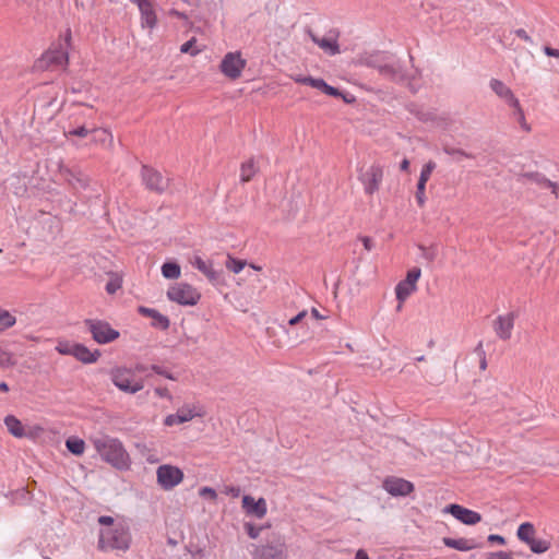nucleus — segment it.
Instances as JSON below:
<instances>
[{"instance_id": "nucleus-1", "label": "nucleus", "mask_w": 559, "mask_h": 559, "mask_svg": "<svg viewBox=\"0 0 559 559\" xmlns=\"http://www.w3.org/2000/svg\"><path fill=\"white\" fill-rule=\"evenodd\" d=\"M103 526L99 531L98 549L102 551H121L130 549L132 536L129 526L123 521H116L114 518L103 515L98 518Z\"/></svg>"}, {"instance_id": "nucleus-2", "label": "nucleus", "mask_w": 559, "mask_h": 559, "mask_svg": "<svg viewBox=\"0 0 559 559\" xmlns=\"http://www.w3.org/2000/svg\"><path fill=\"white\" fill-rule=\"evenodd\" d=\"M92 443L100 457L118 469H127L131 464L130 455L122 442L109 436L92 439Z\"/></svg>"}, {"instance_id": "nucleus-3", "label": "nucleus", "mask_w": 559, "mask_h": 559, "mask_svg": "<svg viewBox=\"0 0 559 559\" xmlns=\"http://www.w3.org/2000/svg\"><path fill=\"white\" fill-rule=\"evenodd\" d=\"M70 34L66 38H60L46 50L39 60H37V70L59 72L68 66V47Z\"/></svg>"}, {"instance_id": "nucleus-4", "label": "nucleus", "mask_w": 559, "mask_h": 559, "mask_svg": "<svg viewBox=\"0 0 559 559\" xmlns=\"http://www.w3.org/2000/svg\"><path fill=\"white\" fill-rule=\"evenodd\" d=\"M48 169L52 173L55 181H63L75 193L86 190L90 187V177L79 168L64 167L60 159L50 160Z\"/></svg>"}, {"instance_id": "nucleus-5", "label": "nucleus", "mask_w": 559, "mask_h": 559, "mask_svg": "<svg viewBox=\"0 0 559 559\" xmlns=\"http://www.w3.org/2000/svg\"><path fill=\"white\" fill-rule=\"evenodd\" d=\"M144 370L142 365H136L134 369L118 366L110 370L109 376L117 389L128 394H135L144 388V380L136 376V371Z\"/></svg>"}, {"instance_id": "nucleus-6", "label": "nucleus", "mask_w": 559, "mask_h": 559, "mask_svg": "<svg viewBox=\"0 0 559 559\" xmlns=\"http://www.w3.org/2000/svg\"><path fill=\"white\" fill-rule=\"evenodd\" d=\"M167 298L181 306H195L201 299V293L191 284L179 282L169 286Z\"/></svg>"}, {"instance_id": "nucleus-7", "label": "nucleus", "mask_w": 559, "mask_h": 559, "mask_svg": "<svg viewBox=\"0 0 559 559\" xmlns=\"http://www.w3.org/2000/svg\"><path fill=\"white\" fill-rule=\"evenodd\" d=\"M246 66L247 60L240 51H229L223 57L219 71L228 80L236 81L242 75Z\"/></svg>"}, {"instance_id": "nucleus-8", "label": "nucleus", "mask_w": 559, "mask_h": 559, "mask_svg": "<svg viewBox=\"0 0 559 559\" xmlns=\"http://www.w3.org/2000/svg\"><path fill=\"white\" fill-rule=\"evenodd\" d=\"M536 528L533 523L524 522L520 524L516 531V537L526 544L532 552L544 554L550 548V543L545 539H536Z\"/></svg>"}, {"instance_id": "nucleus-9", "label": "nucleus", "mask_w": 559, "mask_h": 559, "mask_svg": "<svg viewBox=\"0 0 559 559\" xmlns=\"http://www.w3.org/2000/svg\"><path fill=\"white\" fill-rule=\"evenodd\" d=\"M205 409L203 406L198 404H185L177 409L175 414H169L164 418V425L166 427H173L181 425L197 417H203Z\"/></svg>"}, {"instance_id": "nucleus-10", "label": "nucleus", "mask_w": 559, "mask_h": 559, "mask_svg": "<svg viewBox=\"0 0 559 559\" xmlns=\"http://www.w3.org/2000/svg\"><path fill=\"white\" fill-rule=\"evenodd\" d=\"M185 474L181 468L171 464H163L156 469L157 484L164 490H171L183 481Z\"/></svg>"}, {"instance_id": "nucleus-11", "label": "nucleus", "mask_w": 559, "mask_h": 559, "mask_svg": "<svg viewBox=\"0 0 559 559\" xmlns=\"http://www.w3.org/2000/svg\"><path fill=\"white\" fill-rule=\"evenodd\" d=\"M85 325L98 344L111 343L120 336V333L106 321L91 319L85 321Z\"/></svg>"}, {"instance_id": "nucleus-12", "label": "nucleus", "mask_w": 559, "mask_h": 559, "mask_svg": "<svg viewBox=\"0 0 559 559\" xmlns=\"http://www.w3.org/2000/svg\"><path fill=\"white\" fill-rule=\"evenodd\" d=\"M420 276V269L413 267L407 272L405 280L401 281L395 286V296L399 300V309L402 308L405 300L417 290V282Z\"/></svg>"}, {"instance_id": "nucleus-13", "label": "nucleus", "mask_w": 559, "mask_h": 559, "mask_svg": "<svg viewBox=\"0 0 559 559\" xmlns=\"http://www.w3.org/2000/svg\"><path fill=\"white\" fill-rule=\"evenodd\" d=\"M383 179V168L379 164H372L366 173L360 176V181L364 186V191L368 195L376 193Z\"/></svg>"}, {"instance_id": "nucleus-14", "label": "nucleus", "mask_w": 559, "mask_h": 559, "mask_svg": "<svg viewBox=\"0 0 559 559\" xmlns=\"http://www.w3.org/2000/svg\"><path fill=\"white\" fill-rule=\"evenodd\" d=\"M383 489L394 497H405L411 495L415 487L409 480L396 476H389L382 483Z\"/></svg>"}, {"instance_id": "nucleus-15", "label": "nucleus", "mask_w": 559, "mask_h": 559, "mask_svg": "<svg viewBox=\"0 0 559 559\" xmlns=\"http://www.w3.org/2000/svg\"><path fill=\"white\" fill-rule=\"evenodd\" d=\"M443 512L450 513L453 518L465 525H476L481 521L480 513L456 503L447 506L443 509Z\"/></svg>"}, {"instance_id": "nucleus-16", "label": "nucleus", "mask_w": 559, "mask_h": 559, "mask_svg": "<svg viewBox=\"0 0 559 559\" xmlns=\"http://www.w3.org/2000/svg\"><path fill=\"white\" fill-rule=\"evenodd\" d=\"M7 430L14 438H33L34 427L32 425L23 424L14 415H8L3 419Z\"/></svg>"}, {"instance_id": "nucleus-17", "label": "nucleus", "mask_w": 559, "mask_h": 559, "mask_svg": "<svg viewBox=\"0 0 559 559\" xmlns=\"http://www.w3.org/2000/svg\"><path fill=\"white\" fill-rule=\"evenodd\" d=\"M436 167V163L433 160H429L421 168L415 194L419 207H423L426 204V185Z\"/></svg>"}, {"instance_id": "nucleus-18", "label": "nucleus", "mask_w": 559, "mask_h": 559, "mask_svg": "<svg viewBox=\"0 0 559 559\" xmlns=\"http://www.w3.org/2000/svg\"><path fill=\"white\" fill-rule=\"evenodd\" d=\"M515 319V312H508L506 314L499 316L495 320L493 330L499 338L507 341L511 337Z\"/></svg>"}, {"instance_id": "nucleus-19", "label": "nucleus", "mask_w": 559, "mask_h": 559, "mask_svg": "<svg viewBox=\"0 0 559 559\" xmlns=\"http://www.w3.org/2000/svg\"><path fill=\"white\" fill-rule=\"evenodd\" d=\"M241 507L247 515L262 519L267 512V504L264 498L255 500L252 496L242 497Z\"/></svg>"}, {"instance_id": "nucleus-20", "label": "nucleus", "mask_w": 559, "mask_h": 559, "mask_svg": "<svg viewBox=\"0 0 559 559\" xmlns=\"http://www.w3.org/2000/svg\"><path fill=\"white\" fill-rule=\"evenodd\" d=\"M141 13L142 27L154 28L157 23V16L154 7L150 0H133Z\"/></svg>"}, {"instance_id": "nucleus-21", "label": "nucleus", "mask_w": 559, "mask_h": 559, "mask_svg": "<svg viewBox=\"0 0 559 559\" xmlns=\"http://www.w3.org/2000/svg\"><path fill=\"white\" fill-rule=\"evenodd\" d=\"M142 179L146 188L152 191L162 192L166 188V180L163 176L155 169L146 166L142 168Z\"/></svg>"}, {"instance_id": "nucleus-22", "label": "nucleus", "mask_w": 559, "mask_h": 559, "mask_svg": "<svg viewBox=\"0 0 559 559\" xmlns=\"http://www.w3.org/2000/svg\"><path fill=\"white\" fill-rule=\"evenodd\" d=\"M489 86L493 91V93L499 98L504 100L510 107L512 105H516V102H519L512 90L509 86H507L502 81L498 79H491L489 82Z\"/></svg>"}, {"instance_id": "nucleus-23", "label": "nucleus", "mask_w": 559, "mask_h": 559, "mask_svg": "<svg viewBox=\"0 0 559 559\" xmlns=\"http://www.w3.org/2000/svg\"><path fill=\"white\" fill-rule=\"evenodd\" d=\"M189 263L204 274L211 282L217 278V273L213 269L211 261H205L199 254H193L189 258Z\"/></svg>"}, {"instance_id": "nucleus-24", "label": "nucleus", "mask_w": 559, "mask_h": 559, "mask_svg": "<svg viewBox=\"0 0 559 559\" xmlns=\"http://www.w3.org/2000/svg\"><path fill=\"white\" fill-rule=\"evenodd\" d=\"M310 37L312 41L328 55L335 56L341 52L337 39L334 36L318 37L313 33H310Z\"/></svg>"}, {"instance_id": "nucleus-25", "label": "nucleus", "mask_w": 559, "mask_h": 559, "mask_svg": "<svg viewBox=\"0 0 559 559\" xmlns=\"http://www.w3.org/2000/svg\"><path fill=\"white\" fill-rule=\"evenodd\" d=\"M32 178L26 175H14L9 178V187L16 197L23 198L27 193V187Z\"/></svg>"}, {"instance_id": "nucleus-26", "label": "nucleus", "mask_w": 559, "mask_h": 559, "mask_svg": "<svg viewBox=\"0 0 559 559\" xmlns=\"http://www.w3.org/2000/svg\"><path fill=\"white\" fill-rule=\"evenodd\" d=\"M100 356L99 350H91L85 345L78 344L74 347L73 350V357H75L78 360H80L83 364H93L98 360Z\"/></svg>"}, {"instance_id": "nucleus-27", "label": "nucleus", "mask_w": 559, "mask_h": 559, "mask_svg": "<svg viewBox=\"0 0 559 559\" xmlns=\"http://www.w3.org/2000/svg\"><path fill=\"white\" fill-rule=\"evenodd\" d=\"M443 543L447 547L460 550V551H468L477 547V544L474 539L467 538H443Z\"/></svg>"}, {"instance_id": "nucleus-28", "label": "nucleus", "mask_w": 559, "mask_h": 559, "mask_svg": "<svg viewBox=\"0 0 559 559\" xmlns=\"http://www.w3.org/2000/svg\"><path fill=\"white\" fill-rule=\"evenodd\" d=\"M306 85H309L313 88L320 90L324 94L330 95V96H334V97L341 96V92L337 88L326 84L325 81L322 79H316L312 76H308L306 80Z\"/></svg>"}, {"instance_id": "nucleus-29", "label": "nucleus", "mask_w": 559, "mask_h": 559, "mask_svg": "<svg viewBox=\"0 0 559 559\" xmlns=\"http://www.w3.org/2000/svg\"><path fill=\"white\" fill-rule=\"evenodd\" d=\"M140 313L145 317L152 318L154 320V324L166 330L169 326V320L167 317L159 313L157 310L146 307L139 308Z\"/></svg>"}, {"instance_id": "nucleus-30", "label": "nucleus", "mask_w": 559, "mask_h": 559, "mask_svg": "<svg viewBox=\"0 0 559 559\" xmlns=\"http://www.w3.org/2000/svg\"><path fill=\"white\" fill-rule=\"evenodd\" d=\"M160 271L162 275L167 280H178L181 275L180 265L176 262H165Z\"/></svg>"}, {"instance_id": "nucleus-31", "label": "nucleus", "mask_w": 559, "mask_h": 559, "mask_svg": "<svg viewBox=\"0 0 559 559\" xmlns=\"http://www.w3.org/2000/svg\"><path fill=\"white\" fill-rule=\"evenodd\" d=\"M511 108L513 109V117L520 124V128L526 133L531 132V126L526 121L525 114L520 102H516V105H512Z\"/></svg>"}, {"instance_id": "nucleus-32", "label": "nucleus", "mask_w": 559, "mask_h": 559, "mask_svg": "<svg viewBox=\"0 0 559 559\" xmlns=\"http://www.w3.org/2000/svg\"><path fill=\"white\" fill-rule=\"evenodd\" d=\"M258 171V166L253 159L242 163L240 167V179L242 182L250 181Z\"/></svg>"}, {"instance_id": "nucleus-33", "label": "nucleus", "mask_w": 559, "mask_h": 559, "mask_svg": "<svg viewBox=\"0 0 559 559\" xmlns=\"http://www.w3.org/2000/svg\"><path fill=\"white\" fill-rule=\"evenodd\" d=\"M67 449L74 455H82L85 451V442L78 437H70L66 440Z\"/></svg>"}, {"instance_id": "nucleus-34", "label": "nucleus", "mask_w": 559, "mask_h": 559, "mask_svg": "<svg viewBox=\"0 0 559 559\" xmlns=\"http://www.w3.org/2000/svg\"><path fill=\"white\" fill-rule=\"evenodd\" d=\"M9 498L13 504H25L32 499L29 491L24 487L12 491Z\"/></svg>"}, {"instance_id": "nucleus-35", "label": "nucleus", "mask_w": 559, "mask_h": 559, "mask_svg": "<svg viewBox=\"0 0 559 559\" xmlns=\"http://www.w3.org/2000/svg\"><path fill=\"white\" fill-rule=\"evenodd\" d=\"M16 322L15 316L0 307V333L13 326Z\"/></svg>"}, {"instance_id": "nucleus-36", "label": "nucleus", "mask_w": 559, "mask_h": 559, "mask_svg": "<svg viewBox=\"0 0 559 559\" xmlns=\"http://www.w3.org/2000/svg\"><path fill=\"white\" fill-rule=\"evenodd\" d=\"M93 140L97 143L105 144L106 142L112 143L114 136L106 129H92Z\"/></svg>"}, {"instance_id": "nucleus-37", "label": "nucleus", "mask_w": 559, "mask_h": 559, "mask_svg": "<svg viewBox=\"0 0 559 559\" xmlns=\"http://www.w3.org/2000/svg\"><path fill=\"white\" fill-rule=\"evenodd\" d=\"M261 559H286L283 550L272 546L263 547L261 550Z\"/></svg>"}, {"instance_id": "nucleus-38", "label": "nucleus", "mask_w": 559, "mask_h": 559, "mask_svg": "<svg viewBox=\"0 0 559 559\" xmlns=\"http://www.w3.org/2000/svg\"><path fill=\"white\" fill-rule=\"evenodd\" d=\"M122 286V276L117 274V273H112L110 274V278L106 285V292L108 294H115L117 290H119Z\"/></svg>"}, {"instance_id": "nucleus-39", "label": "nucleus", "mask_w": 559, "mask_h": 559, "mask_svg": "<svg viewBox=\"0 0 559 559\" xmlns=\"http://www.w3.org/2000/svg\"><path fill=\"white\" fill-rule=\"evenodd\" d=\"M246 261L243 260H238L236 258H233L230 255H228L227 258V261H226V269L229 270L230 272H233L234 274H238L240 273L243 267L246 266Z\"/></svg>"}, {"instance_id": "nucleus-40", "label": "nucleus", "mask_w": 559, "mask_h": 559, "mask_svg": "<svg viewBox=\"0 0 559 559\" xmlns=\"http://www.w3.org/2000/svg\"><path fill=\"white\" fill-rule=\"evenodd\" d=\"M90 133H92V130L86 129L84 126H81V127H78V128H74V129H69L68 131H64V135L66 136L74 135V136L85 138Z\"/></svg>"}, {"instance_id": "nucleus-41", "label": "nucleus", "mask_w": 559, "mask_h": 559, "mask_svg": "<svg viewBox=\"0 0 559 559\" xmlns=\"http://www.w3.org/2000/svg\"><path fill=\"white\" fill-rule=\"evenodd\" d=\"M76 343H70V342H60L57 346V350L62 355H71L73 356V350Z\"/></svg>"}, {"instance_id": "nucleus-42", "label": "nucleus", "mask_w": 559, "mask_h": 559, "mask_svg": "<svg viewBox=\"0 0 559 559\" xmlns=\"http://www.w3.org/2000/svg\"><path fill=\"white\" fill-rule=\"evenodd\" d=\"M12 364V354L0 346V366H10Z\"/></svg>"}, {"instance_id": "nucleus-43", "label": "nucleus", "mask_w": 559, "mask_h": 559, "mask_svg": "<svg viewBox=\"0 0 559 559\" xmlns=\"http://www.w3.org/2000/svg\"><path fill=\"white\" fill-rule=\"evenodd\" d=\"M151 369H152L155 373H157V374H159V376H163V377H165V378H167V379H169V380H173V381L177 380V377H175L171 372L167 371L165 368H163V367H160V366L153 365V366L151 367Z\"/></svg>"}, {"instance_id": "nucleus-44", "label": "nucleus", "mask_w": 559, "mask_h": 559, "mask_svg": "<svg viewBox=\"0 0 559 559\" xmlns=\"http://www.w3.org/2000/svg\"><path fill=\"white\" fill-rule=\"evenodd\" d=\"M199 495H200L201 497L209 498V499H211V500H213V501H214V500H216V498H217V493H216V491H215L213 488H211V487H202V488L199 490Z\"/></svg>"}, {"instance_id": "nucleus-45", "label": "nucleus", "mask_w": 559, "mask_h": 559, "mask_svg": "<svg viewBox=\"0 0 559 559\" xmlns=\"http://www.w3.org/2000/svg\"><path fill=\"white\" fill-rule=\"evenodd\" d=\"M154 393L156 396L162 397V399H167L168 401H171V399H173L171 393L165 386L155 388Z\"/></svg>"}, {"instance_id": "nucleus-46", "label": "nucleus", "mask_w": 559, "mask_h": 559, "mask_svg": "<svg viewBox=\"0 0 559 559\" xmlns=\"http://www.w3.org/2000/svg\"><path fill=\"white\" fill-rule=\"evenodd\" d=\"M194 39H190L188 41H186L185 44L181 45L180 47V51L182 53H191L192 56H195L197 53H199V50H191L192 49V46L194 45Z\"/></svg>"}, {"instance_id": "nucleus-47", "label": "nucleus", "mask_w": 559, "mask_h": 559, "mask_svg": "<svg viewBox=\"0 0 559 559\" xmlns=\"http://www.w3.org/2000/svg\"><path fill=\"white\" fill-rule=\"evenodd\" d=\"M245 528H246V531H247L248 535H249L251 538H253V539L258 538V537H259V535H260V532H261V527H255V526H254L253 524H251V523H247V524H245Z\"/></svg>"}, {"instance_id": "nucleus-48", "label": "nucleus", "mask_w": 559, "mask_h": 559, "mask_svg": "<svg viewBox=\"0 0 559 559\" xmlns=\"http://www.w3.org/2000/svg\"><path fill=\"white\" fill-rule=\"evenodd\" d=\"M379 72L385 76H393L396 73V69L391 64L379 67Z\"/></svg>"}, {"instance_id": "nucleus-49", "label": "nucleus", "mask_w": 559, "mask_h": 559, "mask_svg": "<svg viewBox=\"0 0 559 559\" xmlns=\"http://www.w3.org/2000/svg\"><path fill=\"white\" fill-rule=\"evenodd\" d=\"M488 558L489 559H513V556L511 552L497 551V552L489 554Z\"/></svg>"}, {"instance_id": "nucleus-50", "label": "nucleus", "mask_w": 559, "mask_h": 559, "mask_svg": "<svg viewBox=\"0 0 559 559\" xmlns=\"http://www.w3.org/2000/svg\"><path fill=\"white\" fill-rule=\"evenodd\" d=\"M444 152L449 155H459L465 158H472V155L460 148H445Z\"/></svg>"}, {"instance_id": "nucleus-51", "label": "nucleus", "mask_w": 559, "mask_h": 559, "mask_svg": "<svg viewBox=\"0 0 559 559\" xmlns=\"http://www.w3.org/2000/svg\"><path fill=\"white\" fill-rule=\"evenodd\" d=\"M307 317V311L306 310H302L300 311L297 316L293 317L289 321H288V324L289 325H296L298 323H300L305 318Z\"/></svg>"}, {"instance_id": "nucleus-52", "label": "nucleus", "mask_w": 559, "mask_h": 559, "mask_svg": "<svg viewBox=\"0 0 559 559\" xmlns=\"http://www.w3.org/2000/svg\"><path fill=\"white\" fill-rule=\"evenodd\" d=\"M488 542L497 543L499 545H504L506 544V538L503 536H501V535L490 534L488 536Z\"/></svg>"}, {"instance_id": "nucleus-53", "label": "nucleus", "mask_w": 559, "mask_h": 559, "mask_svg": "<svg viewBox=\"0 0 559 559\" xmlns=\"http://www.w3.org/2000/svg\"><path fill=\"white\" fill-rule=\"evenodd\" d=\"M514 33H515V35H516L519 38L523 39L524 41H527V43H531V41H532L531 36L526 33V31H525V29H523V28H519V29H516Z\"/></svg>"}, {"instance_id": "nucleus-54", "label": "nucleus", "mask_w": 559, "mask_h": 559, "mask_svg": "<svg viewBox=\"0 0 559 559\" xmlns=\"http://www.w3.org/2000/svg\"><path fill=\"white\" fill-rule=\"evenodd\" d=\"M476 350L479 353V355H480V357H481V359H480V368H481L483 370H485V369H486V367H487V361H486L485 353H484V350H483V345H481V343H479V344H478V346H477Z\"/></svg>"}, {"instance_id": "nucleus-55", "label": "nucleus", "mask_w": 559, "mask_h": 559, "mask_svg": "<svg viewBox=\"0 0 559 559\" xmlns=\"http://www.w3.org/2000/svg\"><path fill=\"white\" fill-rule=\"evenodd\" d=\"M544 52L548 56V57H554V58H559V50L556 49V48H551L549 46H545L544 47Z\"/></svg>"}, {"instance_id": "nucleus-56", "label": "nucleus", "mask_w": 559, "mask_h": 559, "mask_svg": "<svg viewBox=\"0 0 559 559\" xmlns=\"http://www.w3.org/2000/svg\"><path fill=\"white\" fill-rule=\"evenodd\" d=\"M361 241H362V245H364V248L367 250V251H371L372 248H373V241L371 238L369 237H362L361 238Z\"/></svg>"}, {"instance_id": "nucleus-57", "label": "nucleus", "mask_w": 559, "mask_h": 559, "mask_svg": "<svg viewBox=\"0 0 559 559\" xmlns=\"http://www.w3.org/2000/svg\"><path fill=\"white\" fill-rule=\"evenodd\" d=\"M543 186L545 188H550L552 190V193H555V194L557 193L558 186L555 182L544 178L543 179Z\"/></svg>"}, {"instance_id": "nucleus-58", "label": "nucleus", "mask_w": 559, "mask_h": 559, "mask_svg": "<svg viewBox=\"0 0 559 559\" xmlns=\"http://www.w3.org/2000/svg\"><path fill=\"white\" fill-rule=\"evenodd\" d=\"M355 559H369V556L364 549H359L356 552Z\"/></svg>"}, {"instance_id": "nucleus-59", "label": "nucleus", "mask_w": 559, "mask_h": 559, "mask_svg": "<svg viewBox=\"0 0 559 559\" xmlns=\"http://www.w3.org/2000/svg\"><path fill=\"white\" fill-rule=\"evenodd\" d=\"M400 169L402 171H408L409 170V160L407 158H404L400 164Z\"/></svg>"}, {"instance_id": "nucleus-60", "label": "nucleus", "mask_w": 559, "mask_h": 559, "mask_svg": "<svg viewBox=\"0 0 559 559\" xmlns=\"http://www.w3.org/2000/svg\"><path fill=\"white\" fill-rule=\"evenodd\" d=\"M311 314H312V317H313L314 319H317V320H323V319H325V317H323V316L318 311V309H316V308H312V309H311Z\"/></svg>"}, {"instance_id": "nucleus-61", "label": "nucleus", "mask_w": 559, "mask_h": 559, "mask_svg": "<svg viewBox=\"0 0 559 559\" xmlns=\"http://www.w3.org/2000/svg\"><path fill=\"white\" fill-rule=\"evenodd\" d=\"M308 76H302V75H297V76H294V81L296 83H299V84H304L306 85V80H307Z\"/></svg>"}, {"instance_id": "nucleus-62", "label": "nucleus", "mask_w": 559, "mask_h": 559, "mask_svg": "<svg viewBox=\"0 0 559 559\" xmlns=\"http://www.w3.org/2000/svg\"><path fill=\"white\" fill-rule=\"evenodd\" d=\"M228 492L233 496V497H238L240 495V489L239 488H236V487H231L229 488Z\"/></svg>"}, {"instance_id": "nucleus-63", "label": "nucleus", "mask_w": 559, "mask_h": 559, "mask_svg": "<svg viewBox=\"0 0 559 559\" xmlns=\"http://www.w3.org/2000/svg\"><path fill=\"white\" fill-rule=\"evenodd\" d=\"M8 390H9L8 384H7L5 382H1V383H0V391H4V392H7Z\"/></svg>"}, {"instance_id": "nucleus-64", "label": "nucleus", "mask_w": 559, "mask_h": 559, "mask_svg": "<svg viewBox=\"0 0 559 559\" xmlns=\"http://www.w3.org/2000/svg\"><path fill=\"white\" fill-rule=\"evenodd\" d=\"M251 267H252V269H254V270H257V271H260V270H261V267H260V266H255V265H253V264H251Z\"/></svg>"}]
</instances>
